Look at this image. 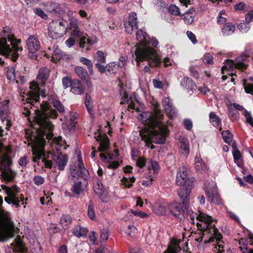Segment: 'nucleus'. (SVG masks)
Instances as JSON below:
<instances>
[{
	"label": "nucleus",
	"instance_id": "obj_16",
	"mask_svg": "<svg viewBox=\"0 0 253 253\" xmlns=\"http://www.w3.org/2000/svg\"><path fill=\"white\" fill-rule=\"evenodd\" d=\"M189 171L185 167H180L177 172L176 182L178 185H184L189 179Z\"/></svg>",
	"mask_w": 253,
	"mask_h": 253
},
{
	"label": "nucleus",
	"instance_id": "obj_61",
	"mask_svg": "<svg viewBox=\"0 0 253 253\" xmlns=\"http://www.w3.org/2000/svg\"><path fill=\"white\" fill-rule=\"evenodd\" d=\"M49 7H51V9H49L48 7H47L48 10L51 12L55 11L56 12L59 11V4L56 3H52L49 6Z\"/></svg>",
	"mask_w": 253,
	"mask_h": 253
},
{
	"label": "nucleus",
	"instance_id": "obj_22",
	"mask_svg": "<svg viewBox=\"0 0 253 253\" xmlns=\"http://www.w3.org/2000/svg\"><path fill=\"white\" fill-rule=\"evenodd\" d=\"M53 52L52 60L54 61H55V60L59 61L61 59H69L70 58L69 55L62 51L57 46L53 47Z\"/></svg>",
	"mask_w": 253,
	"mask_h": 253
},
{
	"label": "nucleus",
	"instance_id": "obj_58",
	"mask_svg": "<svg viewBox=\"0 0 253 253\" xmlns=\"http://www.w3.org/2000/svg\"><path fill=\"white\" fill-rule=\"evenodd\" d=\"M186 35L189 39L193 44H196L197 43V40H196V36L195 34H193L192 32L188 31L186 32Z\"/></svg>",
	"mask_w": 253,
	"mask_h": 253
},
{
	"label": "nucleus",
	"instance_id": "obj_34",
	"mask_svg": "<svg viewBox=\"0 0 253 253\" xmlns=\"http://www.w3.org/2000/svg\"><path fill=\"white\" fill-rule=\"evenodd\" d=\"M75 73L82 79L86 80L88 77L87 72L82 67L77 66L74 69Z\"/></svg>",
	"mask_w": 253,
	"mask_h": 253
},
{
	"label": "nucleus",
	"instance_id": "obj_30",
	"mask_svg": "<svg viewBox=\"0 0 253 253\" xmlns=\"http://www.w3.org/2000/svg\"><path fill=\"white\" fill-rule=\"evenodd\" d=\"M235 26L231 23H226L222 29V33L224 36H227L234 33Z\"/></svg>",
	"mask_w": 253,
	"mask_h": 253
},
{
	"label": "nucleus",
	"instance_id": "obj_62",
	"mask_svg": "<svg viewBox=\"0 0 253 253\" xmlns=\"http://www.w3.org/2000/svg\"><path fill=\"white\" fill-rule=\"evenodd\" d=\"M35 13L40 16V17H41L42 18H43V19H46L47 17V16L46 14H45L44 12L40 9V8H37L35 10Z\"/></svg>",
	"mask_w": 253,
	"mask_h": 253
},
{
	"label": "nucleus",
	"instance_id": "obj_1",
	"mask_svg": "<svg viewBox=\"0 0 253 253\" xmlns=\"http://www.w3.org/2000/svg\"><path fill=\"white\" fill-rule=\"evenodd\" d=\"M29 88L30 90L27 93L26 101L36 113L35 120L38 126L37 133L42 131L43 133H46V138L50 139L53 137V126L50 122L49 117L56 118L57 113L55 110L49 109V104H51L59 113L64 112V107L60 101L52 99L49 100V103L43 102L40 105V109H33V107L36 108L35 103H37L40 99V87L37 83L33 82L30 83Z\"/></svg>",
	"mask_w": 253,
	"mask_h": 253
},
{
	"label": "nucleus",
	"instance_id": "obj_23",
	"mask_svg": "<svg viewBox=\"0 0 253 253\" xmlns=\"http://www.w3.org/2000/svg\"><path fill=\"white\" fill-rule=\"evenodd\" d=\"M71 91L74 94L79 95L84 92V88L80 81L74 80L72 81Z\"/></svg>",
	"mask_w": 253,
	"mask_h": 253
},
{
	"label": "nucleus",
	"instance_id": "obj_26",
	"mask_svg": "<svg viewBox=\"0 0 253 253\" xmlns=\"http://www.w3.org/2000/svg\"><path fill=\"white\" fill-rule=\"evenodd\" d=\"M195 168L198 171H205L208 169L207 164L203 161L200 155H196L195 158Z\"/></svg>",
	"mask_w": 253,
	"mask_h": 253
},
{
	"label": "nucleus",
	"instance_id": "obj_13",
	"mask_svg": "<svg viewBox=\"0 0 253 253\" xmlns=\"http://www.w3.org/2000/svg\"><path fill=\"white\" fill-rule=\"evenodd\" d=\"M138 20L136 13L131 12L128 16L127 20L125 23L126 32L131 34L133 30L137 29Z\"/></svg>",
	"mask_w": 253,
	"mask_h": 253
},
{
	"label": "nucleus",
	"instance_id": "obj_52",
	"mask_svg": "<svg viewBox=\"0 0 253 253\" xmlns=\"http://www.w3.org/2000/svg\"><path fill=\"white\" fill-rule=\"evenodd\" d=\"M244 115L246 118L247 122L253 127V118H252L251 113L245 110L244 113Z\"/></svg>",
	"mask_w": 253,
	"mask_h": 253
},
{
	"label": "nucleus",
	"instance_id": "obj_5",
	"mask_svg": "<svg viewBox=\"0 0 253 253\" xmlns=\"http://www.w3.org/2000/svg\"><path fill=\"white\" fill-rule=\"evenodd\" d=\"M136 38L139 42V45H135L134 50L135 59L137 61V66L139 65V62L147 60L150 66L154 67L159 66L161 60L156 51L151 47L147 46L150 42V37L143 30H139L136 33Z\"/></svg>",
	"mask_w": 253,
	"mask_h": 253
},
{
	"label": "nucleus",
	"instance_id": "obj_6",
	"mask_svg": "<svg viewBox=\"0 0 253 253\" xmlns=\"http://www.w3.org/2000/svg\"><path fill=\"white\" fill-rule=\"evenodd\" d=\"M17 44V41L15 40L13 35L4 30L0 37V54L11 57L13 61H16L18 57L17 51L22 50Z\"/></svg>",
	"mask_w": 253,
	"mask_h": 253
},
{
	"label": "nucleus",
	"instance_id": "obj_43",
	"mask_svg": "<svg viewBox=\"0 0 253 253\" xmlns=\"http://www.w3.org/2000/svg\"><path fill=\"white\" fill-rule=\"evenodd\" d=\"M93 189L96 194L102 196L104 192V189L102 183L97 182L94 185Z\"/></svg>",
	"mask_w": 253,
	"mask_h": 253
},
{
	"label": "nucleus",
	"instance_id": "obj_56",
	"mask_svg": "<svg viewBox=\"0 0 253 253\" xmlns=\"http://www.w3.org/2000/svg\"><path fill=\"white\" fill-rule=\"evenodd\" d=\"M189 70L191 73V76L195 78H199V73L197 67L191 66L189 68Z\"/></svg>",
	"mask_w": 253,
	"mask_h": 253
},
{
	"label": "nucleus",
	"instance_id": "obj_41",
	"mask_svg": "<svg viewBox=\"0 0 253 253\" xmlns=\"http://www.w3.org/2000/svg\"><path fill=\"white\" fill-rule=\"evenodd\" d=\"M7 78L11 82H14L16 80V73L14 67H8L6 71Z\"/></svg>",
	"mask_w": 253,
	"mask_h": 253
},
{
	"label": "nucleus",
	"instance_id": "obj_38",
	"mask_svg": "<svg viewBox=\"0 0 253 253\" xmlns=\"http://www.w3.org/2000/svg\"><path fill=\"white\" fill-rule=\"evenodd\" d=\"M8 100H4L0 103V115L4 117L6 116L8 110Z\"/></svg>",
	"mask_w": 253,
	"mask_h": 253
},
{
	"label": "nucleus",
	"instance_id": "obj_44",
	"mask_svg": "<svg viewBox=\"0 0 253 253\" xmlns=\"http://www.w3.org/2000/svg\"><path fill=\"white\" fill-rule=\"evenodd\" d=\"M222 136L224 142L226 143H230L232 140V134L229 130L223 131L222 132Z\"/></svg>",
	"mask_w": 253,
	"mask_h": 253
},
{
	"label": "nucleus",
	"instance_id": "obj_28",
	"mask_svg": "<svg viewBox=\"0 0 253 253\" xmlns=\"http://www.w3.org/2000/svg\"><path fill=\"white\" fill-rule=\"evenodd\" d=\"M148 168L150 170V173H151V170L153 171V174H152L155 176L158 173L160 169L158 163L156 161H153L152 159L148 160Z\"/></svg>",
	"mask_w": 253,
	"mask_h": 253
},
{
	"label": "nucleus",
	"instance_id": "obj_46",
	"mask_svg": "<svg viewBox=\"0 0 253 253\" xmlns=\"http://www.w3.org/2000/svg\"><path fill=\"white\" fill-rule=\"evenodd\" d=\"M169 11L172 15L176 16L180 15L179 7L175 4L170 5L169 8Z\"/></svg>",
	"mask_w": 253,
	"mask_h": 253
},
{
	"label": "nucleus",
	"instance_id": "obj_63",
	"mask_svg": "<svg viewBox=\"0 0 253 253\" xmlns=\"http://www.w3.org/2000/svg\"><path fill=\"white\" fill-rule=\"evenodd\" d=\"M245 21L248 24L253 21V10L249 11L247 13L245 17Z\"/></svg>",
	"mask_w": 253,
	"mask_h": 253
},
{
	"label": "nucleus",
	"instance_id": "obj_29",
	"mask_svg": "<svg viewBox=\"0 0 253 253\" xmlns=\"http://www.w3.org/2000/svg\"><path fill=\"white\" fill-rule=\"evenodd\" d=\"M125 102H126L128 104L127 107L128 110L131 109L135 110L137 111H138L137 107L135 106L134 101L131 97L128 98V94L126 93L124 95L121 103L124 104Z\"/></svg>",
	"mask_w": 253,
	"mask_h": 253
},
{
	"label": "nucleus",
	"instance_id": "obj_21",
	"mask_svg": "<svg viewBox=\"0 0 253 253\" xmlns=\"http://www.w3.org/2000/svg\"><path fill=\"white\" fill-rule=\"evenodd\" d=\"M196 14V11L193 8H190L188 11H186L182 15L185 24L187 25L192 24L194 21Z\"/></svg>",
	"mask_w": 253,
	"mask_h": 253
},
{
	"label": "nucleus",
	"instance_id": "obj_59",
	"mask_svg": "<svg viewBox=\"0 0 253 253\" xmlns=\"http://www.w3.org/2000/svg\"><path fill=\"white\" fill-rule=\"evenodd\" d=\"M80 176H82L84 179H87L89 177V173L87 170L84 168L80 169Z\"/></svg>",
	"mask_w": 253,
	"mask_h": 253
},
{
	"label": "nucleus",
	"instance_id": "obj_42",
	"mask_svg": "<svg viewBox=\"0 0 253 253\" xmlns=\"http://www.w3.org/2000/svg\"><path fill=\"white\" fill-rule=\"evenodd\" d=\"M84 103L86 108L90 115L93 114V105L90 96L87 94L86 95Z\"/></svg>",
	"mask_w": 253,
	"mask_h": 253
},
{
	"label": "nucleus",
	"instance_id": "obj_18",
	"mask_svg": "<svg viewBox=\"0 0 253 253\" xmlns=\"http://www.w3.org/2000/svg\"><path fill=\"white\" fill-rule=\"evenodd\" d=\"M163 105L167 114L169 116L173 118L176 115V111L173 106L172 103L169 97H164L163 99Z\"/></svg>",
	"mask_w": 253,
	"mask_h": 253
},
{
	"label": "nucleus",
	"instance_id": "obj_35",
	"mask_svg": "<svg viewBox=\"0 0 253 253\" xmlns=\"http://www.w3.org/2000/svg\"><path fill=\"white\" fill-rule=\"evenodd\" d=\"M210 121L211 123L214 127L218 126L221 123V119L214 112H211L209 115Z\"/></svg>",
	"mask_w": 253,
	"mask_h": 253
},
{
	"label": "nucleus",
	"instance_id": "obj_4",
	"mask_svg": "<svg viewBox=\"0 0 253 253\" xmlns=\"http://www.w3.org/2000/svg\"><path fill=\"white\" fill-rule=\"evenodd\" d=\"M45 136H46V133L40 131L32 139L33 155H34L33 161L37 162L42 158V161L45 168L53 169L54 171L56 168H58L59 170H64L68 161V156L59 152L55 153H44Z\"/></svg>",
	"mask_w": 253,
	"mask_h": 253
},
{
	"label": "nucleus",
	"instance_id": "obj_15",
	"mask_svg": "<svg viewBox=\"0 0 253 253\" xmlns=\"http://www.w3.org/2000/svg\"><path fill=\"white\" fill-rule=\"evenodd\" d=\"M180 239L172 238L170 239V244L164 253H189L185 250H182L179 246Z\"/></svg>",
	"mask_w": 253,
	"mask_h": 253
},
{
	"label": "nucleus",
	"instance_id": "obj_10",
	"mask_svg": "<svg viewBox=\"0 0 253 253\" xmlns=\"http://www.w3.org/2000/svg\"><path fill=\"white\" fill-rule=\"evenodd\" d=\"M205 192L208 198V201L215 204H221V200L217 192V187L213 181L207 182L205 183Z\"/></svg>",
	"mask_w": 253,
	"mask_h": 253
},
{
	"label": "nucleus",
	"instance_id": "obj_2",
	"mask_svg": "<svg viewBox=\"0 0 253 253\" xmlns=\"http://www.w3.org/2000/svg\"><path fill=\"white\" fill-rule=\"evenodd\" d=\"M163 116L159 105L155 104L154 113L144 120L145 127L140 131V135L146 146L151 149L155 147L153 143L159 144L165 143L166 137L169 134L166 126L160 121Z\"/></svg>",
	"mask_w": 253,
	"mask_h": 253
},
{
	"label": "nucleus",
	"instance_id": "obj_53",
	"mask_svg": "<svg viewBox=\"0 0 253 253\" xmlns=\"http://www.w3.org/2000/svg\"><path fill=\"white\" fill-rule=\"evenodd\" d=\"M136 163L137 167L142 168L146 165V159L143 157H140L137 159Z\"/></svg>",
	"mask_w": 253,
	"mask_h": 253
},
{
	"label": "nucleus",
	"instance_id": "obj_33",
	"mask_svg": "<svg viewBox=\"0 0 253 253\" xmlns=\"http://www.w3.org/2000/svg\"><path fill=\"white\" fill-rule=\"evenodd\" d=\"M87 232V230L85 228L80 226H77L73 229V235L77 237L85 236Z\"/></svg>",
	"mask_w": 253,
	"mask_h": 253
},
{
	"label": "nucleus",
	"instance_id": "obj_32",
	"mask_svg": "<svg viewBox=\"0 0 253 253\" xmlns=\"http://www.w3.org/2000/svg\"><path fill=\"white\" fill-rule=\"evenodd\" d=\"M11 163L10 160L7 155L0 158V169L1 170L8 169Z\"/></svg>",
	"mask_w": 253,
	"mask_h": 253
},
{
	"label": "nucleus",
	"instance_id": "obj_9",
	"mask_svg": "<svg viewBox=\"0 0 253 253\" xmlns=\"http://www.w3.org/2000/svg\"><path fill=\"white\" fill-rule=\"evenodd\" d=\"M1 188L5 192L6 194L8 196L4 198L5 201L8 204H12L16 207L19 206V204L22 202L23 203V198L18 196V193L19 192V188L16 186H14L11 188L7 187L5 185H2Z\"/></svg>",
	"mask_w": 253,
	"mask_h": 253
},
{
	"label": "nucleus",
	"instance_id": "obj_17",
	"mask_svg": "<svg viewBox=\"0 0 253 253\" xmlns=\"http://www.w3.org/2000/svg\"><path fill=\"white\" fill-rule=\"evenodd\" d=\"M191 191L190 189L182 187L179 189L178 191V194L179 198L182 200V204L184 205L185 209L189 207V200L190 199L189 196Z\"/></svg>",
	"mask_w": 253,
	"mask_h": 253
},
{
	"label": "nucleus",
	"instance_id": "obj_25",
	"mask_svg": "<svg viewBox=\"0 0 253 253\" xmlns=\"http://www.w3.org/2000/svg\"><path fill=\"white\" fill-rule=\"evenodd\" d=\"M169 209V205L167 203L156 204L154 208L153 211L158 215H164Z\"/></svg>",
	"mask_w": 253,
	"mask_h": 253
},
{
	"label": "nucleus",
	"instance_id": "obj_19",
	"mask_svg": "<svg viewBox=\"0 0 253 253\" xmlns=\"http://www.w3.org/2000/svg\"><path fill=\"white\" fill-rule=\"evenodd\" d=\"M50 73V70L49 68L47 67L41 68L37 76V80L44 84L45 82L48 79Z\"/></svg>",
	"mask_w": 253,
	"mask_h": 253
},
{
	"label": "nucleus",
	"instance_id": "obj_7",
	"mask_svg": "<svg viewBox=\"0 0 253 253\" xmlns=\"http://www.w3.org/2000/svg\"><path fill=\"white\" fill-rule=\"evenodd\" d=\"M67 26L66 22L56 20L49 24L48 36L52 39H57L62 37L66 32Z\"/></svg>",
	"mask_w": 253,
	"mask_h": 253
},
{
	"label": "nucleus",
	"instance_id": "obj_8",
	"mask_svg": "<svg viewBox=\"0 0 253 253\" xmlns=\"http://www.w3.org/2000/svg\"><path fill=\"white\" fill-rule=\"evenodd\" d=\"M71 35L74 38H80V47L81 48L86 47V50H90V46L97 42L96 36H88L83 33L79 29H74L71 32Z\"/></svg>",
	"mask_w": 253,
	"mask_h": 253
},
{
	"label": "nucleus",
	"instance_id": "obj_40",
	"mask_svg": "<svg viewBox=\"0 0 253 253\" xmlns=\"http://www.w3.org/2000/svg\"><path fill=\"white\" fill-rule=\"evenodd\" d=\"M1 176L4 180L10 181L14 178V174L11 170L8 169L3 170L1 173Z\"/></svg>",
	"mask_w": 253,
	"mask_h": 253
},
{
	"label": "nucleus",
	"instance_id": "obj_57",
	"mask_svg": "<svg viewBox=\"0 0 253 253\" xmlns=\"http://www.w3.org/2000/svg\"><path fill=\"white\" fill-rule=\"evenodd\" d=\"M62 84L64 88H67L71 86L72 81L69 77H66L62 79Z\"/></svg>",
	"mask_w": 253,
	"mask_h": 253
},
{
	"label": "nucleus",
	"instance_id": "obj_27",
	"mask_svg": "<svg viewBox=\"0 0 253 253\" xmlns=\"http://www.w3.org/2000/svg\"><path fill=\"white\" fill-rule=\"evenodd\" d=\"M41 87L44 86V88L41 91V95L42 96L45 97L47 93L52 92L54 86V83L52 81L45 82L44 84L41 83Z\"/></svg>",
	"mask_w": 253,
	"mask_h": 253
},
{
	"label": "nucleus",
	"instance_id": "obj_24",
	"mask_svg": "<svg viewBox=\"0 0 253 253\" xmlns=\"http://www.w3.org/2000/svg\"><path fill=\"white\" fill-rule=\"evenodd\" d=\"M180 85L189 92L192 90L193 87L195 86V84L191 78L185 77L182 79Z\"/></svg>",
	"mask_w": 253,
	"mask_h": 253
},
{
	"label": "nucleus",
	"instance_id": "obj_60",
	"mask_svg": "<svg viewBox=\"0 0 253 253\" xmlns=\"http://www.w3.org/2000/svg\"><path fill=\"white\" fill-rule=\"evenodd\" d=\"M34 181L36 185L39 186L44 182V179L41 176H36L34 178Z\"/></svg>",
	"mask_w": 253,
	"mask_h": 253
},
{
	"label": "nucleus",
	"instance_id": "obj_12",
	"mask_svg": "<svg viewBox=\"0 0 253 253\" xmlns=\"http://www.w3.org/2000/svg\"><path fill=\"white\" fill-rule=\"evenodd\" d=\"M188 208L185 209L184 205L177 203H172L169 205V212L179 220H182L185 218V212Z\"/></svg>",
	"mask_w": 253,
	"mask_h": 253
},
{
	"label": "nucleus",
	"instance_id": "obj_47",
	"mask_svg": "<svg viewBox=\"0 0 253 253\" xmlns=\"http://www.w3.org/2000/svg\"><path fill=\"white\" fill-rule=\"evenodd\" d=\"M88 215L91 219H94L95 217L93 204L91 201H89L88 207Z\"/></svg>",
	"mask_w": 253,
	"mask_h": 253
},
{
	"label": "nucleus",
	"instance_id": "obj_54",
	"mask_svg": "<svg viewBox=\"0 0 253 253\" xmlns=\"http://www.w3.org/2000/svg\"><path fill=\"white\" fill-rule=\"evenodd\" d=\"M69 26L71 28L78 29V21L75 17H72L70 19Z\"/></svg>",
	"mask_w": 253,
	"mask_h": 253
},
{
	"label": "nucleus",
	"instance_id": "obj_50",
	"mask_svg": "<svg viewBox=\"0 0 253 253\" xmlns=\"http://www.w3.org/2000/svg\"><path fill=\"white\" fill-rule=\"evenodd\" d=\"M238 29L242 33H247L250 29V26L246 22L243 23H240L238 26Z\"/></svg>",
	"mask_w": 253,
	"mask_h": 253
},
{
	"label": "nucleus",
	"instance_id": "obj_49",
	"mask_svg": "<svg viewBox=\"0 0 253 253\" xmlns=\"http://www.w3.org/2000/svg\"><path fill=\"white\" fill-rule=\"evenodd\" d=\"M109 142L108 140H102L101 141L100 146L98 147V151L99 152H103L106 151L108 148Z\"/></svg>",
	"mask_w": 253,
	"mask_h": 253
},
{
	"label": "nucleus",
	"instance_id": "obj_37",
	"mask_svg": "<svg viewBox=\"0 0 253 253\" xmlns=\"http://www.w3.org/2000/svg\"><path fill=\"white\" fill-rule=\"evenodd\" d=\"M71 190L75 194L80 195L83 190L82 182L81 181L75 182Z\"/></svg>",
	"mask_w": 253,
	"mask_h": 253
},
{
	"label": "nucleus",
	"instance_id": "obj_31",
	"mask_svg": "<svg viewBox=\"0 0 253 253\" xmlns=\"http://www.w3.org/2000/svg\"><path fill=\"white\" fill-rule=\"evenodd\" d=\"M72 223V218L68 214L63 215L60 220V224L63 229H67Z\"/></svg>",
	"mask_w": 253,
	"mask_h": 253
},
{
	"label": "nucleus",
	"instance_id": "obj_39",
	"mask_svg": "<svg viewBox=\"0 0 253 253\" xmlns=\"http://www.w3.org/2000/svg\"><path fill=\"white\" fill-rule=\"evenodd\" d=\"M13 246V249L18 252H22L24 250V245L22 241L20 239H16L12 244Z\"/></svg>",
	"mask_w": 253,
	"mask_h": 253
},
{
	"label": "nucleus",
	"instance_id": "obj_45",
	"mask_svg": "<svg viewBox=\"0 0 253 253\" xmlns=\"http://www.w3.org/2000/svg\"><path fill=\"white\" fill-rule=\"evenodd\" d=\"M243 85L245 91L247 93L253 95V84L247 83L245 80H244Z\"/></svg>",
	"mask_w": 253,
	"mask_h": 253
},
{
	"label": "nucleus",
	"instance_id": "obj_11",
	"mask_svg": "<svg viewBox=\"0 0 253 253\" xmlns=\"http://www.w3.org/2000/svg\"><path fill=\"white\" fill-rule=\"evenodd\" d=\"M27 46L30 52L29 56L35 59L37 57L36 53L40 50V42L35 35L30 36L27 40Z\"/></svg>",
	"mask_w": 253,
	"mask_h": 253
},
{
	"label": "nucleus",
	"instance_id": "obj_55",
	"mask_svg": "<svg viewBox=\"0 0 253 253\" xmlns=\"http://www.w3.org/2000/svg\"><path fill=\"white\" fill-rule=\"evenodd\" d=\"M213 57L210 53H206L204 56V61L207 64H211L213 62Z\"/></svg>",
	"mask_w": 253,
	"mask_h": 253
},
{
	"label": "nucleus",
	"instance_id": "obj_3",
	"mask_svg": "<svg viewBox=\"0 0 253 253\" xmlns=\"http://www.w3.org/2000/svg\"><path fill=\"white\" fill-rule=\"evenodd\" d=\"M194 224L197 221L196 224L198 228L203 230V235L201 238L197 240L199 242H203L205 244L216 242L213 248L214 253H223L224 252V245L221 241L222 235L218 233V230L213 224L211 216L204 213L200 212L199 214L187 210L185 211V216Z\"/></svg>",
	"mask_w": 253,
	"mask_h": 253
},
{
	"label": "nucleus",
	"instance_id": "obj_64",
	"mask_svg": "<svg viewBox=\"0 0 253 253\" xmlns=\"http://www.w3.org/2000/svg\"><path fill=\"white\" fill-rule=\"evenodd\" d=\"M96 253H109V250L104 246H101L99 248L96 249Z\"/></svg>",
	"mask_w": 253,
	"mask_h": 253
},
{
	"label": "nucleus",
	"instance_id": "obj_14",
	"mask_svg": "<svg viewBox=\"0 0 253 253\" xmlns=\"http://www.w3.org/2000/svg\"><path fill=\"white\" fill-rule=\"evenodd\" d=\"M234 67L239 69H243L245 68L246 65L241 62H235L232 60H227L224 63V65L222 68V73L224 74L225 71H229L228 74L231 76H232L235 75V73L232 72Z\"/></svg>",
	"mask_w": 253,
	"mask_h": 253
},
{
	"label": "nucleus",
	"instance_id": "obj_20",
	"mask_svg": "<svg viewBox=\"0 0 253 253\" xmlns=\"http://www.w3.org/2000/svg\"><path fill=\"white\" fill-rule=\"evenodd\" d=\"M179 147L180 151L182 155L186 156L189 153V141L183 136L179 137Z\"/></svg>",
	"mask_w": 253,
	"mask_h": 253
},
{
	"label": "nucleus",
	"instance_id": "obj_51",
	"mask_svg": "<svg viewBox=\"0 0 253 253\" xmlns=\"http://www.w3.org/2000/svg\"><path fill=\"white\" fill-rule=\"evenodd\" d=\"M148 178L149 180H143L142 181V184L143 186L145 187L150 186L152 184V181H154L155 179V176L152 174H150L148 176Z\"/></svg>",
	"mask_w": 253,
	"mask_h": 253
},
{
	"label": "nucleus",
	"instance_id": "obj_48",
	"mask_svg": "<svg viewBox=\"0 0 253 253\" xmlns=\"http://www.w3.org/2000/svg\"><path fill=\"white\" fill-rule=\"evenodd\" d=\"M229 116L232 121H234L239 118V113L237 111L232 108H230L229 110Z\"/></svg>",
	"mask_w": 253,
	"mask_h": 253
},
{
	"label": "nucleus",
	"instance_id": "obj_36",
	"mask_svg": "<svg viewBox=\"0 0 253 253\" xmlns=\"http://www.w3.org/2000/svg\"><path fill=\"white\" fill-rule=\"evenodd\" d=\"M94 60L97 63H105L106 55L102 51H97L94 56Z\"/></svg>",
	"mask_w": 253,
	"mask_h": 253
}]
</instances>
